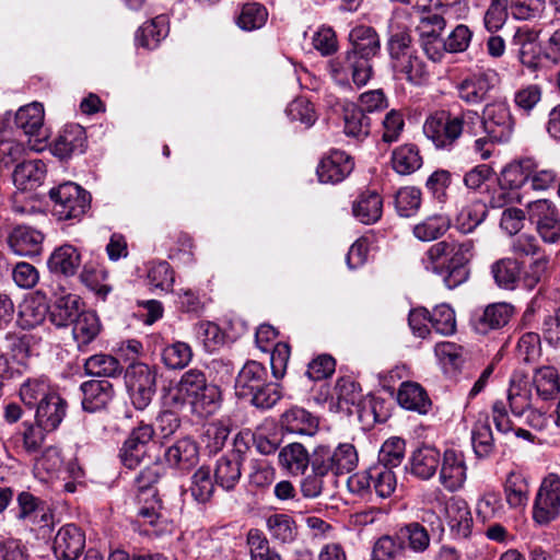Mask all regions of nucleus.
<instances>
[{"instance_id": "nucleus-49", "label": "nucleus", "mask_w": 560, "mask_h": 560, "mask_svg": "<svg viewBox=\"0 0 560 560\" xmlns=\"http://www.w3.org/2000/svg\"><path fill=\"white\" fill-rule=\"evenodd\" d=\"M55 394L45 377L30 378L20 388V397L30 408L37 407L38 402L46 401L50 395Z\"/></svg>"}, {"instance_id": "nucleus-54", "label": "nucleus", "mask_w": 560, "mask_h": 560, "mask_svg": "<svg viewBox=\"0 0 560 560\" xmlns=\"http://www.w3.org/2000/svg\"><path fill=\"white\" fill-rule=\"evenodd\" d=\"M191 359L192 350L188 343L183 341L173 342L162 350V361L171 370L184 369Z\"/></svg>"}, {"instance_id": "nucleus-32", "label": "nucleus", "mask_w": 560, "mask_h": 560, "mask_svg": "<svg viewBox=\"0 0 560 560\" xmlns=\"http://www.w3.org/2000/svg\"><path fill=\"white\" fill-rule=\"evenodd\" d=\"M72 326L73 339L81 351L96 339L102 329L100 318L93 311H82Z\"/></svg>"}, {"instance_id": "nucleus-48", "label": "nucleus", "mask_w": 560, "mask_h": 560, "mask_svg": "<svg viewBox=\"0 0 560 560\" xmlns=\"http://www.w3.org/2000/svg\"><path fill=\"white\" fill-rule=\"evenodd\" d=\"M86 374L101 377H116L122 372L119 361L110 354L98 353L84 362Z\"/></svg>"}, {"instance_id": "nucleus-10", "label": "nucleus", "mask_w": 560, "mask_h": 560, "mask_svg": "<svg viewBox=\"0 0 560 560\" xmlns=\"http://www.w3.org/2000/svg\"><path fill=\"white\" fill-rule=\"evenodd\" d=\"M560 515V478L549 475L544 479L536 495L533 518L539 525H547Z\"/></svg>"}, {"instance_id": "nucleus-28", "label": "nucleus", "mask_w": 560, "mask_h": 560, "mask_svg": "<svg viewBox=\"0 0 560 560\" xmlns=\"http://www.w3.org/2000/svg\"><path fill=\"white\" fill-rule=\"evenodd\" d=\"M67 402L57 393L50 395L44 402H38L36 407V423L48 431H54L59 427L66 416Z\"/></svg>"}, {"instance_id": "nucleus-21", "label": "nucleus", "mask_w": 560, "mask_h": 560, "mask_svg": "<svg viewBox=\"0 0 560 560\" xmlns=\"http://www.w3.org/2000/svg\"><path fill=\"white\" fill-rule=\"evenodd\" d=\"M440 463L441 454L438 448L422 446L411 454L406 468L416 478L429 480L435 476Z\"/></svg>"}, {"instance_id": "nucleus-15", "label": "nucleus", "mask_w": 560, "mask_h": 560, "mask_svg": "<svg viewBox=\"0 0 560 560\" xmlns=\"http://www.w3.org/2000/svg\"><path fill=\"white\" fill-rule=\"evenodd\" d=\"M85 548V534L75 524L59 528L54 539V553L59 560H75Z\"/></svg>"}, {"instance_id": "nucleus-16", "label": "nucleus", "mask_w": 560, "mask_h": 560, "mask_svg": "<svg viewBox=\"0 0 560 560\" xmlns=\"http://www.w3.org/2000/svg\"><path fill=\"white\" fill-rule=\"evenodd\" d=\"M353 167L354 163L349 154L340 150H331L320 160L316 173L319 182L337 184L349 176Z\"/></svg>"}, {"instance_id": "nucleus-36", "label": "nucleus", "mask_w": 560, "mask_h": 560, "mask_svg": "<svg viewBox=\"0 0 560 560\" xmlns=\"http://www.w3.org/2000/svg\"><path fill=\"white\" fill-rule=\"evenodd\" d=\"M396 538L402 545L404 550L409 548L413 552H423L430 546V535L420 523H408L396 530Z\"/></svg>"}, {"instance_id": "nucleus-24", "label": "nucleus", "mask_w": 560, "mask_h": 560, "mask_svg": "<svg viewBox=\"0 0 560 560\" xmlns=\"http://www.w3.org/2000/svg\"><path fill=\"white\" fill-rule=\"evenodd\" d=\"M43 241L44 235L40 231L26 225H18L9 236L10 247L20 256L38 255Z\"/></svg>"}, {"instance_id": "nucleus-62", "label": "nucleus", "mask_w": 560, "mask_h": 560, "mask_svg": "<svg viewBox=\"0 0 560 560\" xmlns=\"http://www.w3.org/2000/svg\"><path fill=\"white\" fill-rule=\"evenodd\" d=\"M372 488L380 498H388L393 494L397 486L395 472L386 466L371 467Z\"/></svg>"}, {"instance_id": "nucleus-20", "label": "nucleus", "mask_w": 560, "mask_h": 560, "mask_svg": "<svg viewBox=\"0 0 560 560\" xmlns=\"http://www.w3.org/2000/svg\"><path fill=\"white\" fill-rule=\"evenodd\" d=\"M86 147V133L82 126L67 125L52 144V153L61 160L81 154Z\"/></svg>"}, {"instance_id": "nucleus-40", "label": "nucleus", "mask_w": 560, "mask_h": 560, "mask_svg": "<svg viewBox=\"0 0 560 560\" xmlns=\"http://www.w3.org/2000/svg\"><path fill=\"white\" fill-rule=\"evenodd\" d=\"M268 381L267 369L257 361H248L238 372L235 381V393L237 397L244 393H250L253 387Z\"/></svg>"}, {"instance_id": "nucleus-45", "label": "nucleus", "mask_w": 560, "mask_h": 560, "mask_svg": "<svg viewBox=\"0 0 560 560\" xmlns=\"http://www.w3.org/2000/svg\"><path fill=\"white\" fill-rule=\"evenodd\" d=\"M393 168L400 175H409L422 165V158L418 148L413 144H405L392 154Z\"/></svg>"}, {"instance_id": "nucleus-63", "label": "nucleus", "mask_w": 560, "mask_h": 560, "mask_svg": "<svg viewBox=\"0 0 560 560\" xmlns=\"http://www.w3.org/2000/svg\"><path fill=\"white\" fill-rule=\"evenodd\" d=\"M405 551L400 541L394 536L384 535L376 540L373 547V560H399Z\"/></svg>"}, {"instance_id": "nucleus-18", "label": "nucleus", "mask_w": 560, "mask_h": 560, "mask_svg": "<svg viewBox=\"0 0 560 560\" xmlns=\"http://www.w3.org/2000/svg\"><path fill=\"white\" fill-rule=\"evenodd\" d=\"M515 308L512 304L500 302L488 305L481 314L472 319V327L476 332L486 335L490 330L504 327L512 316Z\"/></svg>"}, {"instance_id": "nucleus-1", "label": "nucleus", "mask_w": 560, "mask_h": 560, "mask_svg": "<svg viewBox=\"0 0 560 560\" xmlns=\"http://www.w3.org/2000/svg\"><path fill=\"white\" fill-rule=\"evenodd\" d=\"M472 242L444 240L433 244L422 258L427 271L436 273L448 289H454L468 278L466 265L472 257Z\"/></svg>"}, {"instance_id": "nucleus-59", "label": "nucleus", "mask_w": 560, "mask_h": 560, "mask_svg": "<svg viewBox=\"0 0 560 560\" xmlns=\"http://www.w3.org/2000/svg\"><path fill=\"white\" fill-rule=\"evenodd\" d=\"M406 443L400 438L386 440L378 453V466H386L393 469L401 464L405 457Z\"/></svg>"}, {"instance_id": "nucleus-38", "label": "nucleus", "mask_w": 560, "mask_h": 560, "mask_svg": "<svg viewBox=\"0 0 560 560\" xmlns=\"http://www.w3.org/2000/svg\"><path fill=\"white\" fill-rule=\"evenodd\" d=\"M48 314L45 296L39 292L27 299L21 306L19 322L22 328L32 329L39 326Z\"/></svg>"}, {"instance_id": "nucleus-50", "label": "nucleus", "mask_w": 560, "mask_h": 560, "mask_svg": "<svg viewBox=\"0 0 560 560\" xmlns=\"http://www.w3.org/2000/svg\"><path fill=\"white\" fill-rule=\"evenodd\" d=\"M270 536L282 544H289L296 536L294 520L288 514H272L266 521Z\"/></svg>"}, {"instance_id": "nucleus-55", "label": "nucleus", "mask_w": 560, "mask_h": 560, "mask_svg": "<svg viewBox=\"0 0 560 560\" xmlns=\"http://www.w3.org/2000/svg\"><path fill=\"white\" fill-rule=\"evenodd\" d=\"M474 452L479 458L490 456L494 451V439L489 422L478 421L471 432Z\"/></svg>"}, {"instance_id": "nucleus-17", "label": "nucleus", "mask_w": 560, "mask_h": 560, "mask_svg": "<svg viewBox=\"0 0 560 560\" xmlns=\"http://www.w3.org/2000/svg\"><path fill=\"white\" fill-rule=\"evenodd\" d=\"M82 392V408L88 412L102 411L114 398L113 384L107 380H91L80 386Z\"/></svg>"}, {"instance_id": "nucleus-9", "label": "nucleus", "mask_w": 560, "mask_h": 560, "mask_svg": "<svg viewBox=\"0 0 560 560\" xmlns=\"http://www.w3.org/2000/svg\"><path fill=\"white\" fill-rule=\"evenodd\" d=\"M331 79L339 85L347 86L352 81L357 86L365 85L372 77L371 62L349 51L337 56L328 62Z\"/></svg>"}, {"instance_id": "nucleus-29", "label": "nucleus", "mask_w": 560, "mask_h": 560, "mask_svg": "<svg viewBox=\"0 0 560 560\" xmlns=\"http://www.w3.org/2000/svg\"><path fill=\"white\" fill-rule=\"evenodd\" d=\"M281 427L289 433L313 435L318 428V421L305 409L293 407L281 416Z\"/></svg>"}, {"instance_id": "nucleus-52", "label": "nucleus", "mask_w": 560, "mask_h": 560, "mask_svg": "<svg viewBox=\"0 0 560 560\" xmlns=\"http://www.w3.org/2000/svg\"><path fill=\"white\" fill-rule=\"evenodd\" d=\"M392 67L397 73L404 75L406 80L413 84H420L428 74L425 63L416 51L400 58L399 61H395V65Z\"/></svg>"}, {"instance_id": "nucleus-22", "label": "nucleus", "mask_w": 560, "mask_h": 560, "mask_svg": "<svg viewBox=\"0 0 560 560\" xmlns=\"http://www.w3.org/2000/svg\"><path fill=\"white\" fill-rule=\"evenodd\" d=\"M351 49L348 51L370 62L381 49V42L374 28L366 25H359L349 34Z\"/></svg>"}, {"instance_id": "nucleus-61", "label": "nucleus", "mask_w": 560, "mask_h": 560, "mask_svg": "<svg viewBox=\"0 0 560 560\" xmlns=\"http://www.w3.org/2000/svg\"><path fill=\"white\" fill-rule=\"evenodd\" d=\"M508 5L515 20L530 21L541 16L546 0H508Z\"/></svg>"}, {"instance_id": "nucleus-64", "label": "nucleus", "mask_w": 560, "mask_h": 560, "mask_svg": "<svg viewBox=\"0 0 560 560\" xmlns=\"http://www.w3.org/2000/svg\"><path fill=\"white\" fill-rule=\"evenodd\" d=\"M252 560H280V556L269 547L268 539L258 529H250L247 535Z\"/></svg>"}, {"instance_id": "nucleus-31", "label": "nucleus", "mask_w": 560, "mask_h": 560, "mask_svg": "<svg viewBox=\"0 0 560 560\" xmlns=\"http://www.w3.org/2000/svg\"><path fill=\"white\" fill-rule=\"evenodd\" d=\"M397 401L402 408L421 415H425L431 407V400L424 388L413 382H404L400 385L397 393Z\"/></svg>"}, {"instance_id": "nucleus-30", "label": "nucleus", "mask_w": 560, "mask_h": 560, "mask_svg": "<svg viewBox=\"0 0 560 560\" xmlns=\"http://www.w3.org/2000/svg\"><path fill=\"white\" fill-rule=\"evenodd\" d=\"M47 264L51 272L70 277L78 271L81 265V255L74 246L65 244L51 253Z\"/></svg>"}, {"instance_id": "nucleus-25", "label": "nucleus", "mask_w": 560, "mask_h": 560, "mask_svg": "<svg viewBox=\"0 0 560 560\" xmlns=\"http://www.w3.org/2000/svg\"><path fill=\"white\" fill-rule=\"evenodd\" d=\"M164 459L170 467L187 471L198 463L199 450L192 440L182 439L166 448Z\"/></svg>"}, {"instance_id": "nucleus-42", "label": "nucleus", "mask_w": 560, "mask_h": 560, "mask_svg": "<svg viewBox=\"0 0 560 560\" xmlns=\"http://www.w3.org/2000/svg\"><path fill=\"white\" fill-rule=\"evenodd\" d=\"M528 483L525 476L511 471L504 482L505 501L511 509L524 508L528 502Z\"/></svg>"}, {"instance_id": "nucleus-19", "label": "nucleus", "mask_w": 560, "mask_h": 560, "mask_svg": "<svg viewBox=\"0 0 560 560\" xmlns=\"http://www.w3.org/2000/svg\"><path fill=\"white\" fill-rule=\"evenodd\" d=\"M242 463L243 455L240 451H232L221 456L213 470L215 485L225 491H232L241 479Z\"/></svg>"}, {"instance_id": "nucleus-37", "label": "nucleus", "mask_w": 560, "mask_h": 560, "mask_svg": "<svg viewBox=\"0 0 560 560\" xmlns=\"http://www.w3.org/2000/svg\"><path fill=\"white\" fill-rule=\"evenodd\" d=\"M512 44L518 48V61L524 67L536 70L539 65V58L533 32L528 28H517L513 36Z\"/></svg>"}, {"instance_id": "nucleus-34", "label": "nucleus", "mask_w": 560, "mask_h": 560, "mask_svg": "<svg viewBox=\"0 0 560 560\" xmlns=\"http://www.w3.org/2000/svg\"><path fill=\"white\" fill-rule=\"evenodd\" d=\"M44 106L38 102L22 106L15 114L14 124L26 136H39L44 125Z\"/></svg>"}, {"instance_id": "nucleus-14", "label": "nucleus", "mask_w": 560, "mask_h": 560, "mask_svg": "<svg viewBox=\"0 0 560 560\" xmlns=\"http://www.w3.org/2000/svg\"><path fill=\"white\" fill-rule=\"evenodd\" d=\"M494 71L478 72L462 80L456 89L458 97L467 105H479L488 98L495 85Z\"/></svg>"}, {"instance_id": "nucleus-57", "label": "nucleus", "mask_w": 560, "mask_h": 560, "mask_svg": "<svg viewBox=\"0 0 560 560\" xmlns=\"http://www.w3.org/2000/svg\"><path fill=\"white\" fill-rule=\"evenodd\" d=\"M107 277L108 272L103 267L88 264L80 275L81 281L103 300L112 291V287L105 282Z\"/></svg>"}, {"instance_id": "nucleus-5", "label": "nucleus", "mask_w": 560, "mask_h": 560, "mask_svg": "<svg viewBox=\"0 0 560 560\" xmlns=\"http://www.w3.org/2000/svg\"><path fill=\"white\" fill-rule=\"evenodd\" d=\"M52 214L59 221L81 220L91 206V195L75 183L66 182L48 192Z\"/></svg>"}, {"instance_id": "nucleus-39", "label": "nucleus", "mask_w": 560, "mask_h": 560, "mask_svg": "<svg viewBox=\"0 0 560 560\" xmlns=\"http://www.w3.org/2000/svg\"><path fill=\"white\" fill-rule=\"evenodd\" d=\"M343 122V130L348 137L363 140L370 135L371 119L355 104L345 106Z\"/></svg>"}, {"instance_id": "nucleus-43", "label": "nucleus", "mask_w": 560, "mask_h": 560, "mask_svg": "<svg viewBox=\"0 0 560 560\" xmlns=\"http://www.w3.org/2000/svg\"><path fill=\"white\" fill-rule=\"evenodd\" d=\"M337 479L334 475H324L322 471L312 470L301 481V492L304 498L315 499L323 494H331L334 492Z\"/></svg>"}, {"instance_id": "nucleus-53", "label": "nucleus", "mask_w": 560, "mask_h": 560, "mask_svg": "<svg viewBox=\"0 0 560 560\" xmlns=\"http://www.w3.org/2000/svg\"><path fill=\"white\" fill-rule=\"evenodd\" d=\"M214 483L211 469L207 466L199 467L191 476L189 490L192 498L200 503L209 501L214 491Z\"/></svg>"}, {"instance_id": "nucleus-6", "label": "nucleus", "mask_w": 560, "mask_h": 560, "mask_svg": "<svg viewBox=\"0 0 560 560\" xmlns=\"http://www.w3.org/2000/svg\"><path fill=\"white\" fill-rule=\"evenodd\" d=\"M549 259L546 256L537 258L528 270L521 277V265L513 258H503L491 267L495 283L503 289L512 290L522 281L524 287L533 289L546 273Z\"/></svg>"}, {"instance_id": "nucleus-4", "label": "nucleus", "mask_w": 560, "mask_h": 560, "mask_svg": "<svg viewBox=\"0 0 560 560\" xmlns=\"http://www.w3.org/2000/svg\"><path fill=\"white\" fill-rule=\"evenodd\" d=\"M358 453L350 443L334 446L329 443H318L311 453V469L324 475H338L352 471L358 465Z\"/></svg>"}, {"instance_id": "nucleus-46", "label": "nucleus", "mask_w": 560, "mask_h": 560, "mask_svg": "<svg viewBox=\"0 0 560 560\" xmlns=\"http://www.w3.org/2000/svg\"><path fill=\"white\" fill-rule=\"evenodd\" d=\"M167 34V19L165 15H159L140 27L137 40L142 47L153 49Z\"/></svg>"}, {"instance_id": "nucleus-44", "label": "nucleus", "mask_w": 560, "mask_h": 560, "mask_svg": "<svg viewBox=\"0 0 560 560\" xmlns=\"http://www.w3.org/2000/svg\"><path fill=\"white\" fill-rule=\"evenodd\" d=\"M279 463L292 474H302L311 465V454L301 443H291L279 453Z\"/></svg>"}, {"instance_id": "nucleus-11", "label": "nucleus", "mask_w": 560, "mask_h": 560, "mask_svg": "<svg viewBox=\"0 0 560 560\" xmlns=\"http://www.w3.org/2000/svg\"><path fill=\"white\" fill-rule=\"evenodd\" d=\"M154 435L153 427L140 424L135 428L119 450V459L128 469L137 468L149 456Z\"/></svg>"}, {"instance_id": "nucleus-58", "label": "nucleus", "mask_w": 560, "mask_h": 560, "mask_svg": "<svg viewBox=\"0 0 560 560\" xmlns=\"http://www.w3.org/2000/svg\"><path fill=\"white\" fill-rule=\"evenodd\" d=\"M161 504L156 502L151 506H142L137 515V523L143 527L145 535H160L165 529V518L162 516Z\"/></svg>"}, {"instance_id": "nucleus-35", "label": "nucleus", "mask_w": 560, "mask_h": 560, "mask_svg": "<svg viewBox=\"0 0 560 560\" xmlns=\"http://www.w3.org/2000/svg\"><path fill=\"white\" fill-rule=\"evenodd\" d=\"M81 312L79 298L67 294L55 302L49 312V318L56 327H67L74 324Z\"/></svg>"}, {"instance_id": "nucleus-12", "label": "nucleus", "mask_w": 560, "mask_h": 560, "mask_svg": "<svg viewBox=\"0 0 560 560\" xmlns=\"http://www.w3.org/2000/svg\"><path fill=\"white\" fill-rule=\"evenodd\" d=\"M528 219L536 225L545 242L556 243L560 238V219L556 207L549 200L538 199L529 202Z\"/></svg>"}, {"instance_id": "nucleus-26", "label": "nucleus", "mask_w": 560, "mask_h": 560, "mask_svg": "<svg viewBox=\"0 0 560 560\" xmlns=\"http://www.w3.org/2000/svg\"><path fill=\"white\" fill-rule=\"evenodd\" d=\"M447 524L452 533L459 538H467L472 528V516L467 502L452 498L445 505Z\"/></svg>"}, {"instance_id": "nucleus-27", "label": "nucleus", "mask_w": 560, "mask_h": 560, "mask_svg": "<svg viewBox=\"0 0 560 560\" xmlns=\"http://www.w3.org/2000/svg\"><path fill=\"white\" fill-rule=\"evenodd\" d=\"M46 172V165L42 160L22 161L14 168L13 183L22 190H32L42 184Z\"/></svg>"}, {"instance_id": "nucleus-13", "label": "nucleus", "mask_w": 560, "mask_h": 560, "mask_svg": "<svg viewBox=\"0 0 560 560\" xmlns=\"http://www.w3.org/2000/svg\"><path fill=\"white\" fill-rule=\"evenodd\" d=\"M439 480L450 492L462 489L467 479V465L462 452L448 448L443 453L440 463Z\"/></svg>"}, {"instance_id": "nucleus-8", "label": "nucleus", "mask_w": 560, "mask_h": 560, "mask_svg": "<svg viewBox=\"0 0 560 560\" xmlns=\"http://www.w3.org/2000/svg\"><path fill=\"white\" fill-rule=\"evenodd\" d=\"M125 380L132 405L144 410L155 395V371L148 364L133 363L127 369Z\"/></svg>"}, {"instance_id": "nucleus-60", "label": "nucleus", "mask_w": 560, "mask_h": 560, "mask_svg": "<svg viewBox=\"0 0 560 560\" xmlns=\"http://www.w3.org/2000/svg\"><path fill=\"white\" fill-rule=\"evenodd\" d=\"M429 323L438 334L448 336L456 331L455 312L450 305L441 304L429 312Z\"/></svg>"}, {"instance_id": "nucleus-41", "label": "nucleus", "mask_w": 560, "mask_h": 560, "mask_svg": "<svg viewBox=\"0 0 560 560\" xmlns=\"http://www.w3.org/2000/svg\"><path fill=\"white\" fill-rule=\"evenodd\" d=\"M537 395L544 399H553L560 393V375L552 366H542L535 370L532 383Z\"/></svg>"}, {"instance_id": "nucleus-2", "label": "nucleus", "mask_w": 560, "mask_h": 560, "mask_svg": "<svg viewBox=\"0 0 560 560\" xmlns=\"http://www.w3.org/2000/svg\"><path fill=\"white\" fill-rule=\"evenodd\" d=\"M472 137L479 132V113L465 109L457 114L447 110H435L423 124L424 136L436 149L452 150L463 133Z\"/></svg>"}, {"instance_id": "nucleus-23", "label": "nucleus", "mask_w": 560, "mask_h": 560, "mask_svg": "<svg viewBox=\"0 0 560 560\" xmlns=\"http://www.w3.org/2000/svg\"><path fill=\"white\" fill-rule=\"evenodd\" d=\"M532 384L527 377L520 372L513 373L508 389V402L513 416L521 417L526 413L532 407Z\"/></svg>"}, {"instance_id": "nucleus-47", "label": "nucleus", "mask_w": 560, "mask_h": 560, "mask_svg": "<svg viewBox=\"0 0 560 560\" xmlns=\"http://www.w3.org/2000/svg\"><path fill=\"white\" fill-rule=\"evenodd\" d=\"M451 226V220L444 214H433L413 226V235L422 241H434L444 235Z\"/></svg>"}, {"instance_id": "nucleus-33", "label": "nucleus", "mask_w": 560, "mask_h": 560, "mask_svg": "<svg viewBox=\"0 0 560 560\" xmlns=\"http://www.w3.org/2000/svg\"><path fill=\"white\" fill-rule=\"evenodd\" d=\"M353 215L364 224L377 222L383 212V199L375 191L362 192L352 206Z\"/></svg>"}, {"instance_id": "nucleus-56", "label": "nucleus", "mask_w": 560, "mask_h": 560, "mask_svg": "<svg viewBox=\"0 0 560 560\" xmlns=\"http://www.w3.org/2000/svg\"><path fill=\"white\" fill-rule=\"evenodd\" d=\"M487 217V206L480 200H475L464 207L457 215L458 229L463 233L472 232Z\"/></svg>"}, {"instance_id": "nucleus-51", "label": "nucleus", "mask_w": 560, "mask_h": 560, "mask_svg": "<svg viewBox=\"0 0 560 560\" xmlns=\"http://www.w3.org/2000/svg\"><path fill=\"white\" fill-rule=\"evenodd\" d=\"M268 19L267 9L257 2L245 3L236 18V24L243 31H255L262 27Z\"/></svg>"}, {"instance_id": "nucleus-3", "label": "nucleus", "mask_w": 560, "mask_h": 560, "mask_svg": "<svg viewBox=\"0 0 560 560\" xmlns=\"http://www.w3.org/2000/svg\"><path fill=\"white\" fill-rule=\"evenodd\" d=\"M177 396L174 398L182 402L188 401L195 410L211 415L221 405V389L218 385L209 383L206 374L199 369L186 371L176 385Z\"/></svg>"}, {"instance_id": "nucleus-7", "label": "nucleus", "mask_w": 560, "mask_h": 560, "mask_svg": "<svg viewBox=\"0 0 560 560\" xmlns=\"http://www.w3.org/2000/svg\"><path fill=\"white\" fill-rule=\"evenodd\" d=\"M515 120L505 101L488 103L479 115V129L493 140L508 142L514 132Z\"/></svg>"}]
</instances>
